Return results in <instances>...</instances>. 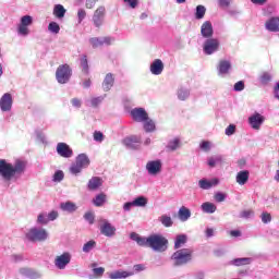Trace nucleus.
Returning a JSON list of instances; mask_svg holds the SVG:
<instances>
[{
	"label": "nucleus",
	"instance_id": "c85d7f7f",
	"mask_svg": "<svg viewBox=\"0 0 279 279\" xmlns=\"http://www.w3.org/2000/svg\"><path fill=\"white\" fill-rule=\"evenodd\" d=\"M178 217L180 219V221L185 222L187 220L191 219V209H189L187 207H180L179 211H178Z\"/></svg>",
	"mask_w": 279,
	"mask_h": 279
},
{
	"label": "nucleus",
	"instance_id": "a878e982",
	"mask_svg": "<svg viewBox=\"0 0 279 279\" xmlns=\"http://www.w3.org/2000/svg\"><path fill=\"white\" fill-rule=\"evenodd\" d=\"M104 184V181L99 177L92 178L87 183V189L89 191H97L101 185Z\"/></svg>",
	"mask_w": 279,
	"mask_h": 279
},
{
	"label": "nucleus",
	"instance_id": "8fccbe9b",
	"mask_svg": "<svg viewBox=\"0 0 279 279\" xmlns=\"http://www.w3.org/2000/svg\"><path fill=\"white\" fill-rule=\"evenodd\" d=\"M104 101V96L94 97L89 100V104L93 108H97L99 104Z\"/></svg>",
	"mask_w": 279,
	"mask_h": 279
},
{
	"label": "nucleus",
	"instance_id": "f8f14e48",
	"mask_svg": "<svg viewBox=\"0 0 279 279\" xmlns=\"http://www.w3.org/2000/svg\"><path fill=\"white\" fill-rule=\"evenodd\" d=\"M131 117L133 121H136L137 123H143L144 121H147L149 114L147 113L145 108H134L131 110Z\"/></svg>",
	"mask_w": 279,
	"mask_h": 279
},
{
	"label": "nucleus",
	"instance_id": "cd10ccee",
	"mask_svg": "<svg viewBox=\"0 0 279 279\" xmlns=\"http://www.w3.org/2000/svg\"><path fill=\"white\" fill-rule=\"evenodd\" d=\"M201 210H203L207 215H213L217 213V205H215V203L205 202L201 205Z\"/></svg>",
	"mask_w": 279,
	"mask_h": 279
},
{
	"label": "nucleus",
	"instance_id": "f257e3e1",
	"mask_svg": "<svg viewBox=\"0 0 279 279\" xmlns=\"http://www.w3.org/2000/svg\"><path fill=\"white\" fill-rule=\"evenodd\" d=\"M25 169H27V161L16 159L13 165L5 159H0V175L8 182H10L14 175H23Z\"/></svg>",
	"mask_w": 279,
	"mask_h": 279
},
{
	"label": "nucleus",
	"instance_id": "1a4fd4ad",
	"mask_svg": "<svg viewBox=\"0 0 279 279\" xmlns=\"http://www.w3.org/2000/svg\"><path fill=\"white\" fill-rule=\"evenodd\" d=\"M146 171L148 175H158L162 172V160L156 159L150 160L146 163Z\"/></svg>",
	"mask_w": 279,
	"mask_h": 279
},
{
	"label": "nucleus",
	"instance_id": "5701e85b",
	"mask_svg": "<svg viewBox=\"0 0 279 279\" xmlns=\"http://www.w3.org/2000/svg\"><path fill=\"white\" fill-rule=\"evenodd\" d=\"M252 257H240L229 262V265H232L233 267H243L245 265H252Z\"/></svg>",
	"mask_w": 279,
	"mask_h": 279
},
{
	"label": "nucleus",
	"instance_id": "13d9d810",
	"mask_svg": "<svg viewBox=\"0 0 279 279\" xmlns=\"http://www.w3.org/2000/svg\"><path fill=\"white\" fill-rule=\"evenodd\" d=\"M241 219H250V217H254V210L250 209V210H243L240 214Z\"/></svg>",
	"mask_w": 279,
	"mask_h": 279
},
{
	"label": "nucleus",
	"instance_id": "338daca9",
	"mask_svg": "<svg viewBox=\"0 0 279 279\" xmlns=\"http://www.w3.org/2000/svg\"><path fill=\"white\" fill-rule=\"evenodd\" d=\"M47 217H48V221H56V219H58L59 217V214L58 211L52 210L47 215Z\"/></svg>",
	"mask_w": 279,
	"mask_h": 279
},
{
	"label": "nucleus",
	"instance_id": "72a5a7b5",
	"mask_svg": "<svg viewBox=\"0 0 279 279\" xmlns=\"http://www.w3.org/2000/svg\"><path fill=\"white\" fill-rule=\"evenodd\" d=\"M97 247V242L95 240H89L83 245L84 254H90Z\"/></svg>",
	"mask_w": 279,
	"mask_h": 279
},
{
	"label": "nucleus",
	"instance_id": "4468645a",
	"mask_svg": "<svg viewBox=\"0 0 279 279\" xmlns=\"http://www.w3.org/2000/svg\"><path fill=\"white\" fill-rule=\"evenodd\" d=\"M217 71L220 77H226V75H229L230 71H232V62L229 60H220L217 66Z\"/></svg>",
	"mask_w": 279,
	"mask_h": 279
},
{
	"label": "nucleus",
	"instance_id": "6e6d98bb",
	"mask_svg": "<svg viewBox=\"0 0 279 279\" xmlns=\"http://www.w3.org/2000/svg\"><path fill=\"white\" fill-rule=\"evenodd\" d=\"M226 197L227 195L223 194L222 192H216L214 195L215 202H218V203L226 202Z\"/></svg>",
	"mask_w": 279,
	"mask_h": 279
},
{
	"label": "nucleus",
	"instance_id": "4c0bfd02",
	"mask_svg": "<svg viewBox=\"0 0 279 279\" xmlns=\"http://www.w3.org/2000/svg\"><path fill=\"white\" fill-rule=\"evenodd\" d=\"M206 16V7L199 4L196 7L195 19L202 21Z\"/></svg>",
	"mask_w": 279,
	"mask_h": 279
},
{
	"label": "nucleus",
	"instance_id": "0eeeda50",
	"mask_svg": "<svg viewBox=\"0 0 279 279\" xmlns=\"http://www.w3.org/2000/svg\"><path fill=\"white\" fill-rule=\"evenodd\" d=\"M73 258V255H71L70 252H63L61 255H58L54 258V267L57 269H66V266L71 264V259Z\"/></svg>",
	"mask_w": 279,
	"mask_h": 279
},
{
	"label": "nucleus",
	"instance_id": "ea45409f",
	"mask_svg": "<svg viewBox=\"0 0 279 279\" xmlns=\"http://www.w3.org/2000/svg\"><path fill=\"white\" fill-rule=\"evenodd\" d=\"M17 34H19V36H24V37L29 36V26L19 23L17 24Z\"/></svg>",
	"mask_w": 279,
	"mask_h": 279
},
{
	"label": "nucleus",
	"instance_id": "473e14b6",
	"mask_svg": "<svg viewBox=\"0 0 279 279\" xmlns=\"http://www.w3.org/2000/svg\"><path fill=\"white\" fill-rule=\"evenodd\" d=\"M166 149L168 151H175L177 149H180V138H173L169 141Z\"/></svg>",
	"mask_w": 279,
	"mask_h": 279
},
{
	"label": "nucleus",
	"instance_id": "0e129e2a",
	"mask_svg": "<svg viewBox=\"0 0 279 279\" xmlns=\"http://www.w3.org/2000/svg\"><path fill=\"white\" fill-rule=\"evenodd\" d=\"M234 132H236V126L234 124H230L226 131H225V134L227 136H232V134H234Z\"/></svg>",
	"mask_w": 279,
	"mask_h": 279
},
{
	"label": "nucleus",
	"instance_id": "052dcab7",
	"mask_svg": "<svg viewBox=\"0 0 279 279\" xmlns=\"http://www.w3.org/2000/svg\"><path fill=\"white\" fill-rule=\"evenodd\" d=\"M94 141H96V143H104V133H101L100 131H95Z\"/></svg>",
	"mask_w": 279,
	"mask_h": 279
},
{
	"label": "nucleus",
	"instance_id": "423d86ee",
	"mask_svg": "<svg viewBox=\"0 0 279 279\" xmlns=\"http://www.w3.org/2000/svg\"><path fill=\"white\" fill-rule=\"evenodd\" d=\"M219 47H221L219 39L209 38L204 41L203 51L205 56H213V53H217V51H219Z\"/></svg>",
	"mask_w": 279,
	"mask_h": 279
},
{
	"label": "nucleus",
	"instance_id": "37998d69",
	"mask_svg": "<svg viewBox=\"0 0 279 279\" xmlns=\"http://www.w3.org/2000/svg\"><path fill=\"white\" fill-rule=\"evenodd\" d=\"M133 205L140 208H143L147 206V199L145 198V196H138L133 201Z\"/></svg>",
	"mask_w": 279,
	"mask_h": 279
},
{
	"label": "nucleus",
	"instance_id": "f704fd0d",
	"mask_svg": "<svg viewBox=\"0 0 279 279\" xmlns=\"http://www.w3.org/2000/svg\"><path fill=\"white\" fill-rule=\"evenodd\" d=\"M178 99H180V101H186V99H189V97L191 96V92H189V89L181 87L178 90Z\"/></svg>",
	"mask_w": 279,
	"mask_h": 279
},
{
	"label": "nucleus",
	"instance_id": "5fc2aeb1",
	"mask_svg": "<svg viewBox=\"0 0 279 279\" xmlns=\"http://www.w3.org/2000/svg\"><path fill=\"white\" fill-rule=\"evenodd\" d=\"M137 245H140L141 247H149V238L140 236V239L137 240Z\"/></svg>",
	"mask_w": 279,
	"mask_h": 279
},
{
	"label": "nucleus",
	"instance_id": "4d7b16f0",
	"mask_svg": "<svg viewBox=\"0 0 279 279\" xmlns=\"http://www.w3.org/2000/svg\"><path fill=\"white\" fill-rule=\"evenodd\" d=\"M260 219L264 223H271V214H269L267 211H263Z\"/></svg>",
	"mask_w": 279,
	"mask_h": 279
},
{
	"label": "nucleus",
	"instance_id": "2eb2a0df",
	"mask_svg": "<svg viewBox=\"0 0 279 279\" xmlns=\"http://www.w3.org/2000/svg\"><path fill=\"white\" fill-rule=\"evenodd\" d=\"M57 154L61 156V158H72L73 149L66 143H58L57 144Z\"/></svg>",
	"mask_w": 279,
	"mask_h": 279
},
{
	"label": "nucleus",
	"instance_id": "412c9836",
	"mask_svg": "<svg viewBox=\"0 0 279 279\" xmlns=\"http://www.w3.org/2000/svg\"><path fill=\"white\" fill-rule=\"evenodd\" d=\"M265 27L267 32H274L278 33L279 32V16H272L268 19L265 23Z\"/></svg>",
	"mask_w": 279,
	"mask_h": 279
},
{
	"label": "nucleus",
	"instance_id": "393cba45",
	"mask_svg": "<svg viewBox=\"0 0 279 279\" xmlns=\"http://www.w3.org/2000/svg\"><path fill=\"white\" fill-rule=\"evenodd\" d=\"M75 162L77 163L78 167L83 168V169H86L89 167L90 165V159L88 158V155L87 154H80L77 157H76V160Z\"/></svg>",
	"mask_w": 279,
	"mask_h": 279
},
{
	"label": "nucleus",
	"instance_id": "aec40b11",
	"mask_svg": "<svg viewBox=\"0 0 279 279\" xmlns=\"http://www.w3.org/2000/svg\"><path fill=\"white\" fill-rule=\"evenodd\" d=\"M163 71H165V63H162V60L155 59L150 64V73L153 75H162Z\"/></svg>",
	"mask_w": 279,
	"mask_h": 279
},
{
	"label": "nucleus",
	"instance_id": "c03bdc74",
	"mask_svg": "<svg viewBox=\"0 0 279 279\" xmlns=\"http://www.w3.org/2000/svg\"><path fill=\"white\" fill-rule=\"evenodd\" d=\"M34 23V17L32 15H24L20 20L21 25H26L27 27L32 26Z\"/></svg>",
	"mask_w": 279,
	"mask_h": 279
},
{
	"label": "nucleus",
	"instance_id": "864d4df0",
	"mask_svg": "<svg viewBox=\"0 0 279 279\" xmlns=\"http://www.w3.org/2000/svg\"><path fill=\"white\" fill-rule=\"evenodd\" d=\"M53 182H62L64 180V172L62 170L57 171L53 174Z\"/></svg>",
	"mask_w": 279,
	"mask_h": 279
},
{
	"label": "nucleus",
	"instance_id": "3c124183",
	"mask_svg": "<svg viewBox=\"0 0 279 279\" xmlns=\"http://www.w3.org/2000/svg\"><path fill=\"white\" fill-rule=\"evenodd\" d=\"M84 219L85 221H88L90 226H93V223H95V214L93 211H87L84 215Z\"/></svg>",
	"mask_w": 279,
	"mask_h": 279
},
{
	"label": "nucleus",
	"instance_id": "e2e57ef3",
	"mask_svg": "<svg viewBox=\"0 0 279 279\" xmlns=\"http://www.w3.org/2000/svg\"><path fill=\"white\" fill-rule=\"evenodd\" d=\"M271 80V74L265 72L260 76L262 84H269V81Z\"/></svg>",
	"mask_w": 279,
	"mask_h": 279
},
{
	"label": "nucleus",
	"instance_id": "ddd939ff",
	"mask_svg": "<svg viewBox=\"0 0 279 279\" xmlns=\"http://www.w3.org/2000/svg\"><path fill=\"white\" fill-rule=\"evenodd\" d=\"M114 43V37H94L89 39V44L94 49L97 47H104V45H112Z\"/></svg>",
	"mask_w": 279,
	"mask_h": 279
},
{
	"label": "nucleus",
	"instance_id": "c756f323",
	"mask_svg": "<svg viewBox=\"0 0 279 279\" xmlns=\"http://www.w3.org/2000/svg\"><path fill=\"white\" fill-rule=\"evenodd\" d=\"M60 208L61 210H63V213H75V210H77V205H75V203L71 201H68V202L61 203Z\"/></svg>",
	"mask_w": 279,
	"mask_h": 279
},
{
	"label": "nucleus",
	"instance_id": "2f4dec72",
	"mask_svg": "<svg viewBox=\"0 0 279 279\" xmlns=\"http://www.w3.org/2000/svg\"><path fill=\"white\" fill-rule=\"evenodd\" d=\"M187 236L186 234H179L174 241V250H180V247L186 245Z\"/></svg>",
	"mask_w": 279,
	"mask_h": 279
},
{
	"label": "nucleus",
	"instance_id": "69168bd1",
	"mask_svg": "<svg viewBox=\"0 0 279 279\" xmlns=\"http://www.w3.org/2000/svg\"><path fill=\"white\" fill-rule=\"evenodd\" d=\"M77 19H78V23H82V21H84V19H86V10L78 9Z\"/></svg>",
	"mask_w": 279,
	"mask_h": 279
},
{
	"label": "nucleus",
	"instance_id": "dca6fc26",
	"mask_svg": "<svg viewBox=\"0 0 279 279\" xmlns=\"http://www.w3.org/2000/svg\"><path fill=\"white\" fill-rule=\"evenodd\" d=\"M12 94L5 93L1 98H0V110L2 112H10L12 110Z\"/></svg>",
	"mask_w": 279,
	"mask_h": 279
},
{
	"label": "nucleus",
	"instance_id": "b1692460",
	"mask_svg": "<svg viewBox=\"0 0 279 279\" xmlns=\"http://www.w3.org/2000/svg\"><path fill=\"white\" fill-rule=\"evenodd\" d=\"M134 276V271L116 270L109 275L110 279H125Z\"/></svg>",
	"mask_w": 279,
	"mask_h": 279
},
{
	"label": "nucleus",
	"instance_id": "de8ad7c7",
	"mask_svg": "<svg viewBox=\"0 0 279 279\" xmlns=\"http://www.w3.org/2000/svg\"><path fill=\"white\" fill-rule=\"evenodd\" d=\"M84 168L78 166L76 162L72 163L70 167V173L72 175H78V173L83 170Z\"/></svg>",
	"mask_w": 279,
	"mask_h": 279
},
{
	"label": "nucleus",
	"instance_id": "9b49d317",
	"mask_svg": "<svg viewBox=\"0 0 279 279\" xmlns=\"http://www.w3.org/2000/svg\"><path fill=\"white\" fill-rule=\"evenodd\" d=\"M100 233L110 239L117 234V228L110 221L104 219L100 225Z\"/></svg>",
	"mask_w": 279,
	"mask_h": 279
},
{
	"label": "nucleus",
	"instance_id": "e433bc0d",
	"mask_svg": "<svg viewBox=\"0 0 279 279\" xmlns=\"http://www.w3.org/2000/svg\"><path fill=\"white\" fill-rule=\"evenodd\" d=\"M143 123L145 132H154V130H156V123L154 122V120L149 119V116L147 117V120H145Z\"/></svg>",
	"mask_w": 279,
	"mask_h": 279
},
{
	"label": "nucleus",
	"instance_id": "c9c22d12",
	"mask_svg": "<svg viewBox=\"0 0 279 279\" xmlns=\"http://www.w3.org/2000/svg\"><path fill=\"white\" fill-rule=\"evenodd\" d=\"M107 196L104 193H100L96 195V197L93 199V204L96 205L97 207L104 206L106 204Z\"/></svg>",
	"mask_w": 279,
	"mask_h": 279
},
{
	"label": "nucleus",
	"instance_id": "49530a36",
	"mask_svg": "<svg viewBox=\"0 0 279 279\" xmlns=\"http://www.w3.org/2000/svg\"><path fill=\"white\" fill-rule=\"evenodd\" d=\"M37 223L40 226H47L49 223V218L47 214H39L37 217Z\"/></svg>",
	"mask_w": 279,
	"mask_h": 279
},
{
	"label": "nucleus",
	"instance_id": "bb28decb",
	"mask_svg": "<svg viewBox=\"0 0 279 279\" xmlns=\"http://www.w3.org/2000/svg\"><path fill=\"white\" fill-rule=\"evenodd\" d=\"M235 180L240 186L247 184V181L250 180V171L243 170L238 172Z\"/></svg>",
	"mask_w": 279,
	"mask_h": 279
},
{
	"label": "nucleus",
	"instance_id": "09e8293b",
	"mask_svg": "<svg viewBox=\"0 0 279 279\" xmlns=\"http://www.w3.org/2000/svg\"><path fill=\"white\" fill-rule=\"evenodd\" d=\"M81 66H82L83 73L88 75V59L86 58V56H83L81 58Z\"/></svg>",
	"mask_w": 279,
	"mask_h": 279
},
{
	"label": "nucleus",
	"instance_id": "f3484780",
	"mask_svg": "<svg viewBox=\"0 0 279 279\" xmlns=\"http://www.w3.org/2000/svg\"><path fill=\"white\" fill-rule=\"evenodd\" d=\"M265 122V118L260 113H255L248 118V123L253 130H260V125Z\"/></svg>",
	"mask_w": 279,
	"mask_h": 279
},
{
	"label": "nucleus",
	"instance_id": "58836bf2",
	"mask_svg": "<svg viewBox=\"0 0 279 279\" xmlns=\"http://www.w3.org/2000/svg\"><path fill=\"white\" fill-rule=\"evenodd\" d=\"M159 221L165 228H171V226H173V219H171V216L162 215L159 218Z\"/></svg>",
	"mask_w": 279,
	"mask_h": 279
},
{
	"label": "nucleus",
	"instance_id": "a19ab883",
	"mask_svg": "<svg viewBox=\"0 0 279 279\" xmlns=\"http://www.w3.org/2000/svg\"><path fill=\"white\" fill-rule=\"evenodd\" d=\"M221 162H223V156H221V155H217V156L210 157V158L208 159V165H209L210 167H217V165H219V163H221Z\"/></svg>",
	"mask_w": 279,
	"mask_h": 279
},
{
	"label": "nucleus",
	"instance_id": "680f3d73",
	"mask_svg": "<svg viewBox=\"0 0 279 279\" xmlns=\"http://www.w3.org/2000/svg\"><path fill=\"white\" fill-rule=\"evenodd\" d=\"M233 88L235 93H241V90L245 89V83H243V81H239L238 83L234 84Z\"/></svg>",
	"mask_w": 279,
	"mask_h": 279
},
{
	"label": "nucleus",
	"instance_id": "6ab92c4d",
	"mask_svg": "<svg viewBox=\"0 0 279 279\" xmlns=\"http://www.w3.org/2000/svg\"><path fill=\"white\" fill-rule=\"evenodd\" d=\"M218 185H219V179L217 178H214L211 180L201 179L198 181V186L199 189H203V191H208L213 189V186H218Z\"/></svg>",
	"mask_w": 279,
	"mask_h": 279
},
{
	"label": "nucleus",
	"instance_id": "6e6552de",
	"mask_svg": "<svg viewBox=\"0 0 279 279\" xmlns=\"http://www.w3.org/2000/svg\"><path fill=\"white\" fill-rule=\"evenodd\" d=\"M92 21L94 23V26L99 29V27L104 25V21H106V7H98L97 10L94 12Z\"/></svg>",
	"mask_w": 279,
	"mask_h": 279
},
{
	"label": "nucleus",
	"instance_id": "9d476101",
	"mask_svg": "<svg viewBox=\"0 0 279 279\" xmlns=\"http://www.w3.org/2000/svg\"><path fill=\"white\" fill-rule=\"evenodd\" d=\"M141 143L142 138L137 135L128 136L122 141V145H124L126 149H140Z\"/></svg>",
	"mask_w": 279,
	"mask_h": 279
},
{
	"label": "nucleus",
	"instance_id": "20e7f679",
	"mask_svg": "<svg viewBox=\"0 0 279 279\" xmlns=\"http://www.w3.org/2000/svg\"><path fill=\"white\" fill-rule=\"evenodd\" d=\"M148 247L154 252H167L169 240L160 234H151L148 236Z\"/></svg>",
	"mask_w": 279,
	"mask_h": 279
},
{
	"label": "nucleus",
	"instance_id": "7ed1b4c3",
	"mask_svg": "<svg viewBox=\"0 0 279 279\" xmlns=\"http://www.w3.org/2000/svg\"><path fill=\"white\" fill-rule=\"evenodd\" d=\"M49 239V232L45 228L33 227L25 233V240L29 243H45Z\"/></svg>",
	"mask_w": 279,
	"mask_h": 279
},
{
	"label": "nucleus",
	"instance_id": "a211bd4d",
	"mask_svg": "<svg viewBox=\"0 0 279 279\" xmlns=\"http://www.w3.org/2000/svg\"><path fill=\"white\" fill-rule=\"evenodd\" d=\"M215 31L213 29V23L210 21H206L201 26V35L203 38H213Z\"/></svg>",
	"mask_w": 279,
	"mask_h": 279
},
{
	"label": "nucleus",
	"instance_id": "603ef678",
	"mask_svg": "<svg viewBox=\"0 0 279 279\" xmlns=\"http://www.w3.org/2000/svg\"><path fill=\"white\" fill-rule=\"evenodd\" d=\"M213 147V144L208 141H203L201 144H199V148L203 150V151H210Z\"/></svg>",
	"mask_w": 279,
	"mask_h": 279
},
{
	"label": "nucleus",
	"instance_id": "39448f33",
	"mask_svg": "<svg viewBox=\"0 0 279 279\" xmlns=\"http://www.w3.org/2000/svg\"><path fill=\"white\" fill-rule=\"evenodd\" d=\"M71 75H73V70L69 64H61L57 68L56 80L58 84H69Z\"/></svg>",
	"mask_w": 279,
	"mask_h": 279
},
{
	"label": "nucleus",
	"instance_id": "7c9ffc66",
	"mask_svg": "<svg viewBox=\"0 0 279 279\" xmlns=\"http://www.w3.org/2000/svg\"><path fill=\"white\" fill-rule=\"evenodd\" d=\"M53 16H56V19H64L65 14H66V9H64V5L62 4H56L53 7V11H52Z\"/></svg>",
	"mask_w": 279,
	"mask_h": 279
},
{
	"label": "nucleus",
	"instance_id": "bf43d9fd",
	"mask_svg": "<svg viewBox=\"0 0 279 279\" xmlns=\"http://www.w3.org/2000/svg\"><path fill=\"white\" fill-rule=\"evenodd\" d=\"M105 271H106V268L104 267L93 268V274L94 276H97V278H101Z\"/></svg>",
	"mask_w": 279,
	"mask_h": 279
},
{
	"label": "nucleus",
	"instance_id": "a18cd8bd",
	"mask_svg": "<svg viewBox=\"0 0 279 279\" xmlns=\"http://www.w3.org/2000/svg\"><path fill=\"white\" fill-rule=\"evenodd\" d=\"M48 32H50V34H60V24H58V22H50Z\"/></svg>",
	"mask_w": 279,
	"mask_h": 279
},
{
	"label": "nucleus",
	"instance_id": "79ce46f5",
	"mask_svg": "<svg viewBox=\"0 0 279 279\" xmlns=\"http://www.w3.org/2000/svg\"><path fill=\"white\" fill-rule=\"evenodd\" d=\"M19 274H21V276H24L25 278H34L35 274L34 270L32 268H20Z\"/></svg>",
	"mask_w": 279,
	"mask_h": 279
},
{
	"label": "nucleus",
	"instance_id": "4be33fe9",
	"mask_svg": "<svg viewBox=\"0 0 279 279\" xmlns=\"http://www.w3.org/2000/svg\"><path fill=\"white\" fill-rule=\"evenodd\" d=\"M113 86L114 75L112 73H108L102 82V90H105V93H108V90H110Z\"/></svg>",
	"mask_w": 279,
	"mask_h": 279
},
{
	"label": "nucleus",
	"instance_id": "f03ea898",
	"mask_svg": "<svg viewBox=\"0 0 279 279\" xmlns=\"http://www.w3.org/2000/svg\"><path fill=\"white\" fill-rule=\"evenodd\" d=\"M173 267H184L189 263H193V250L179 248L170 257Z\"/></svg>",
	"mask_w": 279,
	"mask_h": 279
},
{
	"label": "nucleus",
	"instance_id": "774afa93",
	"mask_svg": "<svg viewBox=\"0 0 279 279\" xmlns=\"http://www.w3.org/2000/svg\"><path fill=\"white\" fill-rule=\"evenodd\" d=\"M97 1L99 0H86L85 8H87V10H93Z\"/></svg>",
	"mask_w": 279,
	"mask_h": 279
}]
</instances>
